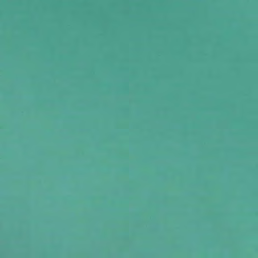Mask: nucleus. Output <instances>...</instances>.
I'll list each match as a JSON object with an SVG mask.
<instances>
[{
	"label": "nucleus",
	"instance_id": "f257e3e1",
	"mask_svg": "<svg viewBox=\"0 0 258 258\" xmlns=\"http://www.w3.org/2000/svg\"><path fill=\"white\" fill-rule=\"evenodd\" d=\"M2 16H14L2 15ZM25 16H158V15H25ZM163 16H204V15H163Z\"/></svg>",
	"mask_w": 258,
	"mask_h": 258
}]
</instances>
